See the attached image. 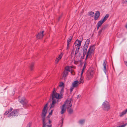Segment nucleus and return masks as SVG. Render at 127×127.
Wrapping results in <instances>:
<instances>
[{
	"mask_svg": "<svg viewBox=\"0 0 127 127\" xmlns=\"http://www.w3.org/2000/svg\"><path fill=\"white\" fill-rule=\"evenodd\" d=\"M102 30H103L102 29H100V30L99 31H98V36H99L100 35V34H101L102 32Z\"/></svg>",
	"mask_w": 127,
	"mask_h": 127,
	"instance_id": "32",
	"label": "nucleus"
},
{
	"mask_svg": "<svg viewBox=\"0 0 127 127\" xmlns=\"http://www.w3.org/2000/svg\"><path fill=\"white\" fill-rule=\"evenodd\" d=\"M79 84V81L76 80L73 82L72 85L73 86V87L77 88Z\"/></svg>",
	"mask_w": 127,
	"mask_h": 127,
	"instance_id": "14",
	"label": "nucleus"
},
{
	"mask_svg": "<svg viewBox=\"0 0 127 127\" xmlns=\"http://www.w3.org/2000/svg\"><path fill=\"white\" fill-rule=\"evenodd\" d=\"M9 113V112H8V111L7 110L4 113V115H6Z\"/></svg>",
	"mask_w": 127,
	"mask_h": 127,
	"instance_id": "39",
	"label": "nucleus"
},
{
	"mask_svg": "<svg viewBox=\"0 0 127 127\" xmlns=\"http://www.w3.org/2000/svg\"><path fill=\"white\" fill-rule=\"evenodd\" d=\"M107 63L106 60H104L103 64V65L104 67V71L106 73V63Z\"/></svg>",
	"mask_w": 127,
	"mask_h": 127,
	"instance_id": "15",
	"label": "nucleus"
},
{
	"mask_svg": "<svg viewBox=\"0 0 127 127\" xmlns=\"http://www.w3.org/2000/svg\"><path fill=\"white\" fill-rule=\"evenodd\" d=\"M64 104H66L67 108H69L71 107L72 105V102L71 100H67Z\"/></svg>",
	"mask_w": 127,
	"mask_h": 127,
	"instance_id": "9",
	"label": "nucleus"
},
{
	"mask_svg": "<svg viewBox=\"0 0 127 127\" xmlns=\"http://www.w3.org/2000/svg\"><path fill=\"white\" fill-rule=\"evenodd\" d=\"M59 60H60L56 58L55 61V63L56 64H57Z\"/></svg>",
	"mask_w": 127,
	"mask_h": 127,
	"instance_id": "37",
	"label": "nucleus"
},
{
	"mask_svg": "<svg viewBox=\"0 0 127 127\" xmlns=\"http://www.w3.org/2000/svg\"><path fill=\"white\" fill-rule=\"evenodd\" d=\"M104 22V21L101 19L100 21L98 22L97 25L100 26Z\"/></svg>",
	"mask_w": 127,
	"mask_h": 127,
	"instance_id": "21",
	"label": "nucleus"
},
{
	"mask_svg": "<svg viewBox=\"0 0 127 127\" xmlns=\"http://www.w3.org/2000/svg\"><path fill=\"white\" fill-rule=\"evenodd\" d=\"M114 127H118V126H114Z\"/></svg>",
	"mask_w": 127,
	"mask_h": 127,
	"instance_id": "54",
	"label": "nucleus"
},
{
	"mask_svg": "<svg viewBox=\"0 0 127 127\" xmlns=\"http://www.w3.org/2000/svg\"><path fill=\"white\" fill-rule=\"evenodd\" d=\"M34 64L33 63H31L30 66V69L31 70H32L34 67Z\"/></svg>",
	"mask_w": 127,
	"mask_h": 127,
	"instance_id": "25",
	"label": "nucleus"
},
{
	"mask_svg": "<svg viewBox=\"0 0 127 127\" xmlns=\"http://www.w3.org/2000/svg\"><path fill=\"white\" fill-rule=\"evenodd\" d=\"M83 76L81 77H81L80 78V81L79 82V84L81 83H83Z\"/></svg>",
	"mask_w": 127,
	"mask_h": 127,
	"instance_id": "27",
	"label": "nucleus"
},
{
	"mask_svg": "<svg viewBox=\"0 0 127 127\" xmlns=\"http://www.w3.org/2000/svg\"><path fill=\"white\" fill-rule=\"evenodd\" d=\"M81 39L80 40H79L78 39H77L74 42V44L75 46H81L82 42L83 40V37H81Z\"/></svg>",
	"mask_w": 127,
	"mask_h": 127,
	"instance_id": "10",
	"label": "nucleus"
},
{
	"mask_svg": "<svg viewBox=\"0 0 127 127\" xmlns=\"http://www.w3.org/2000/svg\"><path fill=\"white\" fill-rule=\"evenodd\" d=\"M72 36H70L69 37L67 41V43L70 44V42L72 40Z\"/></svg>",
	"mask_w": 127,
	"mask_h": 127,
	"instance_id": "23",
	"label": "nucleus"
},
{
	"mask_svg": "<svg viewBox=\"0 0 127 127\" xmlns=\"http://www.w3.org/2000/svg\"><path fill=\"white\" fill-rule=\"evenodd\" d=\"M100 14V13L99 11H97L96 12L94 17L95 20H97V19L99 16Z\"/></svg>",
	"mask_w": 127,
	"mask_h": 127,
	"instance_id": "16",
	"label": "nucleus"
},
{
	"mask_svg": "<svg viewBox=\"0 0 127 127\" xmlns=\"http://www.w3.org/2000/svg\"><path fill=\"white\" fill-rule=\"evenodd\" d=\"M68 72L67 71H64L62 77V79L64 80H65L66 79V76L68 75Z\"/></svg>",
	"mask_w": 127,
	"mask_h": 127,
	"instance_id": "12",
	"label": "nucleus"
},
{
	"mask_svg": "<svg viewBox=\"0 0 127 127\" xmlns=\"http://www.w3.org/2000/svg\"><path fill=\"white\" fill-rule=\"evenodd\" d=\"M67 111L69 114H71L73 112V110L71 108H67Z\"/></svg>",
	"mask_w": 127,
	"mask_h": 127,
	"instance_id": "26",
	"label": "nucleus"
},
{
	"mask_svg": "<svg viewBox=\"0 0 127 127\" xmlns=\"http://www.w3.org/2000/svg\"><path fill=\"white\" fill-rule=\"evenodd\" d=\"M63 119H62V124H63Z\"/></svg>",
	"mask_w": 127,
	"mask_h": 127,
	"instance_id": "53",
	"label": "nucleus"
},
{
	"mask_svg": "<svg viewBox=\"0 0 127 127\" xmlns=\"http://www.w3.org/2000/svg\"><path fill=\"white\" fill-rule=\"evenodd\" d=\"M74 50L73 49V50L72 51L71 54H72V53H74Z\"/></svg>",
	"mask_w": 127,
	"mask_h": 127,
	"instance_id": "46",
	"label": "nucleus"
},
{
	"mask_svg": "<svg viewBox=\"0 0 127 127\" xmlns=\"http://www.w3.org/2000/svg\"><path fill=\"white\" fill-rule=\"evenodd\" d=\"M126 66H127V62H126Z\"/></svg>",
	"mask_w": 127,
	"mask_h": 127,
	"instance_id": "51",
	"label": "nucleus"
},
{
	"mask_svg": "<svg viewBox=\"0 0 127 127\" xmlns=\"http://www.w3.org/2000/svg\"><path fill=\"white\" fill-rule=\"evenodd\" d=\"M97 25V30H98L99 29V27H100V26L98 25Z\"/></svg>",
	"mask_w": 127,
	"mask_h": 127,
	"instance_id": "47",
	"label": "nucleus"
},
{
	"mask_svg": "<svg viewBox=\"0 0 127 127\" xmlns=\"http://www.w3.org/2000/svg\"><path fill=\"white\" fill-rule=\"evenodd\" d=\"M109 16V15L108 14H107L105 15L104 18L102 20L104 22L108 18Z\"/></svg>",
	"mask_w": 127,
	"mask_h": 127,
	"instance_id": "22",
	"label": "nucleus"
},
{
	"mask_svg": "<svg viewBox=\"0 0 127 127\" xmlns=\"http://www.w3.org/2000/svg\"><path fill=\"white\" fill-rule=\"evenodd\" d=\"M127 112V108L125 110L123 111L120 113L119 116L120 117H122L124 115L126 114Z\"/></svg>",
	"mask_w": 127,
	"mask_h": 127,
	"instance_id": "19",
	"label": "nucleus"
},
{
	"mask_svg": "<svg viewBox=\"0 0 127 127\" xmlns=\"http://www.w3.org/2000/svg\"><path fill=\"white\" fill-rule=\"evenodd\" d=\"M13 110V108L12 107H10V108L8 110V111L9 112V113L11 112Z\"/></svg>",
	"mask_w": 127,
	"mask_h": 127,
	"instance_id": "41",
	"label": "nucleus"
},
{
	"mask_svg": "<svg viewBox=\"0 0 127 127\" xmlns=\"http://www.w3.org/2000/svg\"><path fill=\"white\" fill-rule=\"evenodd\" d=\"M44 32V31H42L38 33V34L36 35V38L38 39L42 38L44 35L43 34Z\"/></svg>",
	"mask_w": 127,
	"mask_h": 127,
	"instance_id": "11",
	"label": "nucleus"
},
{
	"mask_svg": "<svg viewBox=\"0 0 127 127\" xmlns=\"http://www.w3.org/2000/svg\"><path fill=\"white\" fill-rule=\"evenodd\" d=\"M59 86L60 87H62L63 88L64 87V83L62 82H61L60 83Z\"/></svg>",
	"mask_w": 127,
	"mask_h": 127,
	"instance_id": "31",
	"label": "nucleus"
},
{
	"mask_svg": "<svg viewBox=\"0 0 127 127\" xmlns=\"http://www.w3.org/2000/svg\"><path fill=\"white\" fill-rule=\"evenodd\" d=\"M61 92H63L64 91V89L63 88H62L61 90Z\"/></svg>",
	"mask_w": 127,
	"mask_h": 127,
	"instance_id": "48",
	"label": "nucleus"
},
{
	"mask_svg": "<svg viewBox=\"0 0 127 127\" xmlns=\"http://www.w3.org/2000/svg\"><path fill=\"white\" fill-rule=\"evenodd\" d=\"M85 119H81L79 121V123L81 125H83L85 122Z\"/></svg>",
	"mask_w": 127,
	"mask_h": 127,
	"instance_id": "24",
	"label": "nucleus"
},
{
	"mask_svg": "<svg viewBox=\"0 0 127 127\" xmlns=\"http://www.w3.org/2000/svg\"><path fill=\"white\" fill-rule=\"evenodd\" d=\"M102 108L105 111H108L110 109V105L109 102L107 101H105L102 104Z\"/></svg>",
	"mask_w": 127,
	"mask_h": 127,
	"instance_id": "4",
	"label": "nucleus"
},
{
	"mask_svg": "<svg viewBox=\"0 0 127 127\" xmlns=\"http://www.w3.org/2000/svg\"><path fill=\"white\" fill-rule=\"evenodd\" d=\"M94 70L92 68H89L86 73V79L87 80H91L93 77Z\"/></svg>",
	"mask_w": 127,
	"mask_h": 127,
	"instance_id": "2",
	"label": "nucleus"
},
{
	"mask_svg": "<svg viewBox=\"0 0 127 127\" xmlns=\"http://www.w3.org/2000/svg\"><path fill=\"white\" fill-rule=\"evenodd\" d=\"M123 2L125 4L127 3V0H123Z\"/></svg>",
	"mask_w": 127,
	"mask_h": 127,
	"instance_id": "43",
	"label": "nucleus"
},
{
	"mask_svg": "<svg viewBox=\"0 0 127 127\" xmlns=\"http://www.w3.org/2000/svg\"><path fill=\"white\" fill-rule=\"evenodd\" d=\"M90 39H87L85 43L84 44L87 45H88V46L89 43H90Z\"/></svg>",
	"mask_w": 127,
	"mask_h": 127,
	"instance_id": "28",
	"label": "nucleus"
},
{
	"mask_svg": "<svg viewBox=\"0 0 127 127\" xmlns=\"http://www.w3.org/2000/svg\"><path fill=\"white\" fill-rule=\"evenodd\" d=\"M48 105V103L45 105L42 111L41 117L43 122V127H51L52 126L50 120L49 118H45L47 112ZM48 117L49 118V116Z\"/></svg>",
	"mask_w": 127,
	"mask_h": 127,
	"instance_id": "1",
	"label": "nucleus"
},
{
	"mask_svg": "<svg viewBox=\"0 0 127 127\" xmlns=\"http://www.w3.org/2000/svg\"><path fill=\"white\" fill-rule=\"evenodd\" d=\"M127 124H125L124 125H122L121 126H119V127H125L127 125Z\"/></svg>",
	"mask_w": 127,
	"mask_h": 127,
	"instance_id": "42",
	"label": "nucleus"
},
{
	"mask_svg": "<svg viewBox=\"0 0 127 127\" xmlns=\"http://www.w3.org/2000/svg\"><path fill=\"white\" fill-rule=\"evenodd\" d=\"M31 122H29L27 124V127H31Z\"/></svg>",
	"mask_w": 127,
	"mask_h": 127,
	"instance_id": "36",
	"label": "nucleus"
},
{
	"mask_svg": "<svg viewBox=\"0 0 127 127\" xmlns=\"http://www.w3.org/2000/svg\"><path fill=\"white\" fill-rule=\"evenodd\" d=\"M81 46H77L76 47V49L78 50H79V49L80 48Z\"/></svg>",
	"mask_w": 127,
	"mask_h": 127,
	"instance_id": "44",
	"label": "nucleus"
},
{
	"mask_svg": "<svg viewBox=\"0 0 127 127\" xmlns=\"http://www.w3.org/2000/svg\"><path fill=\"white\" fill-rule=\"evenodd\" d=\"M52 103L50 107V108H53L54 107L55 104H56V100H52Z\"/></svg>",
	"mask_w": 127,
	"mask_h": 127,
	"instance_id": "18",
	"label": "nucleus"
},
{
	"mask_svg": "<svg viewBox=\"0 0 127 127\" xmlns=\"http://www.w3.org/2000/svg\"><path fill=\"white\" fill-rule=\"evenodd\" d=\"M95 45H93L92 46H91L89 48L88 51L87 53L86 57V60L90 54L91 55L92 54H93L95 51Z\"/></svg>",
	"mask_w": 127,
	"mask_h": 127,
	"instance_id": "5",
	"label": "nucleus"
},
{
	"mask_svg": "<svg viewBox=\"0 0 127 127\" xmlns=\"http://www.w3.org/2000/svg\"><path fill=\"white\" fill-rule=\"evenodd\" d=\"M85 70L82 69L81 73V77L83 76V74Z\"/></svg>",
	"mask_w": 127,
	"mask_h": 127,
	"instance_id": "38",
	"label": "nucleus"
},
{
	"mask_svg": "<svg viewBox=\"0 0 127 127\" xmlns=\"http://www.w3.org/2000/svg\"><path fill=\"white\" fill-rule=\"evenodd\" d=\"M81 37H83L82 36H79V38H80V40L81 39Z\"/></svg>",
	"mask_w": 127,
	"mask_h": 127,
	"instance_id": "49",
	"label": "nucleus"
},
{
	"mask_svg": "<svg viewBox=\"0 0 127 127\" xmlns=\"http://www.w3.org/2000/svg\"><path fill=\"white\" fill-rule=\"evenodd\" d=\"M65 106L66 104H64L62 105V106L61 108V114H63L65 111L66 109V107Z\"/></svg>",
	"mask_w": 127,
	"mask_h": 127,
	"instance_id": "13",
	"label": "nucleus"
},
{
	"mask_svg": "<svg viewBox=\"0 0 127 127\" xmlns=\"http://www.w3.org/2000/svg\"><path fill=\"white\" fill-rule=\"evenodd\" d=\"M20 100V102L23 105H25L26 106H28V102L26 100L25 98L24 97H23L21 100Z\"/></svg>",
	"mask_w": 127,
	"mask_h": 127,
	"instance_id": "7",
	"label": "nucleus"
},
{
	"mask_svg": "<svg viewBox=\"0 0 127 127\" xmlns=\"http://www.w3.org/2000/svg\"><path fill=\"white\" fill-rule=\"evenodd\" d=\"M61 16H60L59 17V20L60 18H61Z\"/></svg>",
	"mask_w": 127,
	"mask_h": 127,
	"instance_id": "50",
	"label": "nucleus"
},
{
	"mask_svg": "<svg viewBox=\"0 0 127 127\" xmlns=\"http://www.w3.org/2000/svg\"><path fill=\"white\" fill-rule=\"evenodd\" d=\"M79 97V95H78L77 96V98H78Z\"/></svg>",
	"mask_w": 127,
	"mask_h": 127,
	"instance_id": "52",
	"label": "nucleus"
},
{
	"mask_svg": "<svg viewBox=\"0 0 127 127\" xmlns=\"http://www.w3.org/2000/svg\"><path fill=\"white\" fill-rule=\"evenodd\" d=\"M72 67L70 66H67L65 68V70L64 71H70Z\"/></svg>",
	"mask_w": 127,
	"mask_h": 127,
	"instance_id": "20",
	"label": "nucleus"
},
{
	"mask_svg": "<svg viewBox=\"0 0 127 127\" xmlns=\"http://www.w3.org/2000/svg\"><path fill=\"white\" fill-rule=\"evenodd\" d=\"M75 55L76 57H79L80 56L81 54L79 52V50L76 49L75 53Z\"/></svg>",
	"mask_w": 127,
	"mask_h": 127,
	"instance_id": "17",
	"label": "nucleus"
},
{
	"mask_svg": "<svg viewBox=\"0 0 127 127\" xmlns=\"http://www.w3.org/2000/svg\"><path fill=\"white\" fill-rule=\"evenodd\" d=\"M88 46L86 45H84L83 46L82 49L83 50V56L84 57L86 55H87V49L88 47Z\"/></svg>",
	"mask_w": 127,
	"mask_h": 127,
	"instance_id": "8",
	"label": "nucleus"
},
{
	"mask_svg": "<svg viewBox=\"0 0 127 127\" xmlns=\"http://www.w3.org/2000/svg\"><path fill=\"white\" fill-rule=\"evenodd\" d=\"M86 63H85L82 69L85 70L86 69Z\"/></svg>",
	"mask_w": 127,
	"mask_h": 127,
	"instance_id": "35",
	"label": "nucleus"
},
{
	"mask_svg": "<svg viewBox=\"0 0 127 127\" xmlns=\"http://www.w3.org/2000/svg\"><path fill=\"white\" fill-rule=\"evenodd\" d=\"M69 44H70L67 43V48H66V50L67 51H68V50H69V49L70 48L69 46Z\"/></svg>",
	"mask_w": 127,
	"mask_h": 127,
	"instance_id": "34",
	"label": "nucleus"
},
{
	"mask_svg": "<svg viewBox=\"0 0 127 127\" xmlns=\"http://www.w3.org/2000/svg\"><path fill=\"white\" fill-rule=\"evenodd\" d=\"M89 14L90 17H93L94 16L93 14H94V13L92 11H91L90 12H89Z\"/></svg>",
	"mask_w": 127,
	"mask_h": 127,
	"instance_id": "30",
	"label": "nucleus"
},
{
	"mask_svg": "<svg viewBox=\"0 0 127 127\" xmlns=\"http://www.w3.org/2000/svg\"><path fill=\"white\" fill-rule=\"evenodd\" d=\"M63 55V54L61 53L59 55V56L57 58V59H58L59 60H60L62 58Z\"/></svg>",
	"mask_w": 127,
	"mask_h": 127,
	"instance_id": "29",
	"label": "nucleus"
},
{
	"mask_svg": "<svg viewBox=\"0 0 127 127\" xmlns=\"http://www.w3.org/2000/svg\"><path fill=\"white\" fill-rule=\"evenodd\" d=\"M53 110H51V112L49 113V115H52V114L53 112Z\"/></svg>",
	"mask_w": 127,
	"mask_h": 127,
	"instance_id": "45",
	"label": "nucleus"
},
{
	"mask_svg": "<svg viewBox=\"0 0 127 127\" xmlns=\"http://www.w3.org/2000/svg\"><path fill=\"white\" fill-rule=\"evenodd\" d=\"M18 115V112L17 109L14 110L8 115V117L11 118L17 116Z\"/></svg>",
	"mask_w": 127,
	"mask_h": 127,
	"instance_id": "6",
	"label": "nucleus"
},
{
	"mask_svg": "<svg viewBox=\"0 0 127 127\" xmlns=\"http://www.w3.org/2000/svg\"><path fill=\"white\" fill-rule=\"evenodd\" d=\"M13 110V108L12 107H10V108L8 110V111L9 112V113L11 112Z\"/></svg>",
	"mask_w": 127,
	"mask_h": 127,
	"instance_id": "40",
	"label": "nucleus"
},
{
	"mask_svg": "<svg viewBox=\"0 0 127 127\" xmlns=\"http://www.w3.org/2000/svg\"><path fill=\"white\" fill-rule=\"evenodd\" d=\"M75 88V87H73V86L72 85V86H71L70 87V91L71 92L73 91V89L74 88Z\"/></svg>",
	"mask_w": 127,
	"mask_h": 127,
	"instance_id": "33",
	"label": "nucleus"
},
{
	"mask_svg": "<svg viewBox=\"0 0 127 127\" xmlns=\"http://www.w3.org/2000/svg\"><path fill=\"white\" fill-rule=\"evenodd\" d=\"M63 95L62 94L60 95L59 94L56 93L55 91L54 90L53 92L52 100H56L55 98L57 99H60L63 98Z\"/></svg>",
	"mask_w": 127,
	"mask_h": 127,
	"instance_id": "3",
	"label": "nucleus"
}]
</instances>
